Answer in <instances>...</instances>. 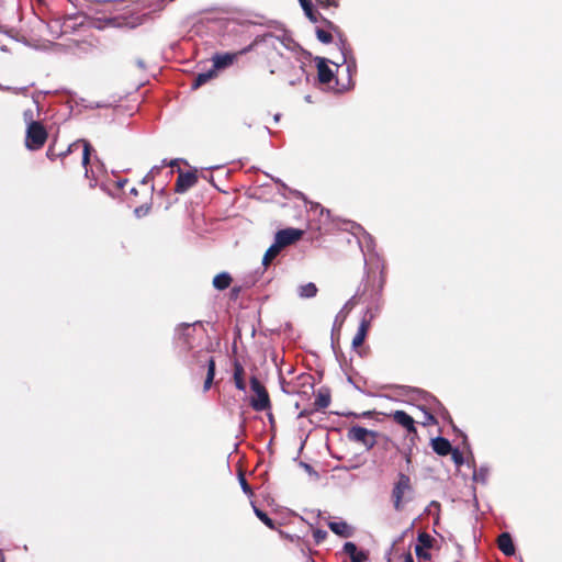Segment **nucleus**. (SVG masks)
Listing matches in <instances>:
<instances>
[{"instance_id": "obj_41", "label": "nucleus", "mask_w": 562, "mask_h": 562, "mask_svg": "<svg viewBox=\"0 0 562 562\" xmlns=\"http://www.w3.org/2000/svg\"><path fill=\"white\" fill-rule=\"evenodd\" d=\"M95 184H97V181H95V180H91V181H90V187H91V188H93Z\"/></svg>"}, {"instance_id": "obj_16", "label": "nucleus", "mask_w": 562, "mask_h": 562, "mask_svg": "<svg viewBox=\"0 0 562 562\" xmlns=\"http://www.w3.org/2000/svg\"><path fill=\"white\" fill-rule=\"evenodd\" d=\"M342 550L350 557L351 562H366L368 560V554L364 551L358 550L353 542H346Z\"/></svg>"}, {"instance_id": "obj_45", "label": "nucleus", "mask_w": 562, "mask_h": 562, "mask_svg": "<svg viewBox=\"0 0 562 562\" xmlns=\"http://www.w3.org/2000/svg\"><path fill=\"white\" fill-rule=\"evenodd\" d=\"M428 418H429L430 420H434V416H432V415H428Z\"/></svg>"}, {"instance_id": "obj_32", "label": "nucleus", "mask_w": 562, "mask_h": 562, "mask_svg": "<svg viewBox=\"0 0 562 562\" xmlns=\"http://www.w3.org/2000/svg\"><path fill=\"white\" fill-rule=\"evenodd\" d=\"M449 454H451V459L457 465L463 464L464 459H463V454L460 450L452 449V451Z\"/></svg>"}, {"instance_id": "obj_25", "label": "nucleus", "mask_w": 562, "mask_h": 562, "mask_svg": "<svg viewBox=\"0 0 562 562\" xmlns=\"http://www.w3.org/2000/svg\"><path fill=\"white\" fill-rule=\"evenodd\" d=\"M254 512L256 514V516L258 517V519L260 521H262L269 529L271 530H276L277 529V525L274 522V520H272L267 513H265L263 510H261L260 508L254 506Z\"/></svg>"}, {"instance_id": "obj_44", "label": "nucleus", "mask_w": 562, "mask_h": 562, "mask_svg": "<svg viewBox=\"0 0 562 562\" xmlns=\"http://www.w3.org/2000/svg\"><path fill=\"white\" fill-rule=\"evenodd\" d=\"M0 562H4L3 555L0 553Z\"/></svg>"}, {"instance_id": "obj_3", "label": "nucleus", "mask_w": 562, "mask_h": 562, "mask_svg": "<svg viewBox=\"0 0 562 562\" xmlns=\"http://www.w3.org/2000/svg\"><path fill=\"white\" fill-rule=\"evenodd\" d=\"M82 147V158L81 162L86 169V177L89 178L88 165L90 162V155L92 149L91 144L86 139H78L70 144L65 151H58L55 147V143L50 144L47 148L46 156L49 160L54 161L58 157H66L68 154L78 150Z\"/></svg>"}, {"instance_id": "obj_11", "label": "nucleus", "mask_w": 562, "mask_h": 562, "mask_svg": "<svg viewBox=\"0 0 562 562\" xmlns=\"http://www.w3.org/2000/svg\"><path fill=\"white\" fill-rule=\"evenodd\" d=\"M394 423L403 427L413 441L417 437L414 418L404 411H394L387 415Z\"/></svg>"}, {"instance_id": "obj_17", "label": "nucleus", "mask_w": 562, "mask_h": 562, "mask_svg": "<svg viewBox=\"0 0 562 562\" xmlns=\"http://www.w3.org/2000/svg\"><path fill=\"white\" fill-rule=\"evenodd\" d=\"M317 77L321 83H329L334 74L324 58H317Z\"/></svg>"}, {"instance_id": "obj_13", "label": "nucleus", "mask_w": 562, "mask_h": 562, "mask_svg": "<svg viewBox=\"0 0 562 562\" xmlns=\"http://www.w3.org/2000/svg\"><path fill=\"white\" fill-rule=\"evenodd\" d=\"M198 182L196 170L193 171H181L179 170L178 178L175 183V191L178 193H183L188 191L190 188L194 187Z\"/></svg>"}, {"instance_id": "obj_42", "label": "nucleus", "mask_w": 562, "mask_h": 562, "mask_svg": "<svg viewBox=\"0 0 562 562\" xmlns=\"http://www.w3.org/2000/svg\"><path fill=\"white\" fill-rule=\"evenodd\" d=\"M131 193L136 195L137 194V190L135 188H133V189H131Z\"/></svg>"}, {"instance_id": "obj_38", "label": "nucleus", "mask_w": 562, "mask_h": 562, "mask_svg": "<svg viewBox=\"0 0 562 562\" xmlns=\"http://www.w3.org/2000/svg\"><path fill=\"white\" fill-rule=\"evenodd\" d=\"M403 456H404L405 462L407 464V471H409V465L412 463V451H411V449L409 450H405L403 452Z\"/></svg>"}, {"instance_id": "obj_31", "label": "nucleus", "mask_w": 562, "mask_h": 562, "mask_svg": "<svg viewBox=\"0 0 562 562\" xmlns=\"http://www.w3.org/2000/svg\"><path fill=\"white\" fill-rule=\"evenodd\" d=\"M23 120L26 123V126H30L32 123H41L34 119V110L27 109L23 112Z\"/></svg>"}, {"instance_id": "obj_8", "label": "nucleus", "mask_w": 562, "mask_h": 562, "mask_svg": "<svg viewBox=\"0 0 562 562\" xmlns=\"http://www.w3.org/2000/svg\"><path fill=\"white\" fill-rule=\"evenodd\" d=\"M378 434L361 426H352L348 430V438L351 441L363 445L367 449H371L376 443Z\"/></svg>"}, {"instance_id": "obj_27", "label": "nucleus", "mask_w": 562, "mask_h": 562, "mask_svg": "<svg viewBox=\"0 0 562 562\" xmlns=\"http://www.w3.org/2000/svg\"><path fill=\"white\" fill-rule=\"evenodd\" d=\"M417 541L416 546H423V549L429 550L432 548L435 539L429 533L423 531L418 533Z\"/></svg>"}, {"instance_id": "obj_37", "label": "nucleus", "mask_w": 562, "mask_h": 562, "mask_svg": "<svg viewBox=\"0 0 562 562\" xmlns=\"http://www.w3.org/2000/svg\"><path fill=\"white\" fill-rule=\"evenodd\" d=\"M314 412H316V409H314V407H306L304 409H302L300 413H299V418H303V417H307V416H311Z\"/></svg>"}, {"instance_id": "obj_7", "label": "nucleus", "mask_w": 562, "mask_h": 562, "mask_svg": "<svg viewBox=\"0 0 562 562\" xmlns=\"http://www.w3.org/2000/svg\"><path fill=\"white\" fill-rule=\"evenodd\" d=\"M250 387L255 396L250 400V406L256 412H265L271 408L269 393L265 385L256 376L250 378Z\"/></svg>"}, {"instance_id": "obj_36", "label": "nucleus", "mask_w": 562, "mask_h": 562, "mask_svg": "<svg viewBox=\"0 0 562 562\" xmlns=\"http://www.w3.org/2000/svg\"><path fill=\"white\" fill-rule=\"evenodd\" d=\"M296 68H297V74H296L295 78H291V79H289V83H290V85H295V83H296V81H300V80H301V76H302V75H303V72H304L303 65H297V67H296Z\"/></svg>"}, {"instance_id": "obj_5", "label": "nucleus", "mask_w": 562, "mask_h": 562, "mask_svg": "<svg viewBox=\"0 0 562 562\" xmlns=\"http://www.w3.org/2000/svg\"><path fill=\"white\" fill-rule=\"evenodd\" d=\"M193 358L194 364L196 366L199 371L206 369V376L203 384V391L207 392L211 389L215 376V359L207 351L203 350L196 351L193 355Z\"/></svg>"}, {"instance_id": "obj_23", "label": "nucleus", "mask_w": 562, "mask_h": 562, "mask_svg": "<svg viewBox=\"0 0 562 562\" xmlns=\"http://www.w3.org/2000/svg\"><path fill=\"white\" fill-rule=\"evenodd\" d=\"M318 292V289L315 283L308 282L299 288V295L303 299L314 297Z\"/></svg>"}, {"instance_id": "obj_35", "label": "nucleus", "mask_w": 562, "mask_h": 562, "mask_svg": "<svg viewBox=\"0 0 562 562\" xmlns=\"http://www.w3.org/2000/svg\"><path fill=\"white\" fill-rule=\"evenodd\" d=\"M150 206L149 205H140L135 209V214L137 217L145 216L149 213Z\"/></svg>"}, {"instance_id": "obj_26", "label": "nucleus", "mask_w": 562, "mask_h": 562, "mask_svg": "<svg viewBox=\"0 0 562 562\" xmlns=\"http://www.w3.org/2000/svg\"><path fill=\"white\" fill-rule=\"evenodd\" d=\"M281 249L273 243L266 251L262 263L267 267L280 254Z\"/></svg>"}, {"instance_id": "obj_46", "label": "nucleus", "mask_w": 562, "mask_h": 562, "mask_svg": "<svg viewBox=\"0 0 562 562\" xmlns=\"http://www.w3.org/2000/svg\"><path fill=\"white\" fill-rule=\"evenodd\" d=\"M182 326H183L186 329H188V328H189V325H188V324H184V325H182Z\"/></svg>"}, {"instance_id": "obj_29", "label": "nucleus", "mask_w": 562, "mask_h": 562, "mask_svg": "<svg viewBox=\"0 0 562 562\" xmlns=\"http://www.w3.org/2000/svg\"><path fill=\"white\" fill-rule=\"evenodd\" d=\"M315 2L324 10H335L340 5V0H315Z\"/></svg>"}, {"instance_id": "obj_18", "label": "nucleus", "mask_w": 562, "mask_h": 562, "mask_svg": "<svg viewBox=\"0 0 562 562\" xmlns=\"http://www.w3.org/2000/svg\"><path fill=\"white\" fill-rule=\"evenodd\" d=\"M329 529L339 537L349 538L353 535V528L346 521H329Z\"/></svg>"}, {"instance_id": "obj_10", "label": "nucleus", "mask_w": 562, "mask_h": 562, "mask_svg": "<svg viewBox=\"0 0 562 562\" xmlns=\"http://www.w3.org/2000/svg\"><path fill=\"white\" fill-rule=\"evenodd\" d=\"M304 232L299 228H284L277 232L274 237V244L282 250L284 247L293 245L300 240Z\"/></svg>"}, {"instance_id": "obj_34", "label": "nucleus", "mask_w": 562, "mask_h": 562, "mask_svg": "<svg viewBox=\"0 0 562 562\" xmlns=\"http://www.w3.org/2000/svg\"><path fill=\"white\" fill-rule=\"evenodd\" d=\"M326 537H327V532L323 529H315L313 531V538L316 543L323 542L326 539Z\"/></svg>"}, {"instance_id": "obj_20", "label": "nucleus", "mask_w": 562, "mask_h": 562, "mask_svg": "<svg viewBox=\"0 0 562 562\" xmlns=\"http://www.w3.org/2000/svg\"><path fill=\"white\" fill-rule=\"evenodd\" d=\"M432 450L439 456H448L452 451L450 441L443 437H437L431 440Z\"/></svg>"}, {"instance_id": "obj_1", "label": "nucleus", "mask_w": 562, "mask_h": 562, "mask_svg": "<svg viewBox=\"0 0 562 562\" xmlns=\"http://www.w3.org/2000/svg\"><path fill=\"white\" fill-rule=\"evenodd\" d=\"M385 284L384 266L379 259L370 260L367 263L366 279L362 288H359L357 296L359 300H374L383 290Z\"/></svg>"}, {"instance_id": "obj_6", "label": "nucleus", "mask_w": 562, "mask_h": 562, "mask_svg": "<svg viewBox=\"0 0 562 562\" xmlns=\"http://www.w3.org/2000/svg\"><path fill=\"white\" fill-rule=\"evenodd\" d=\"M299 2L304 11V14L311 22L316 23L318 21H323L326 24V26L339 37L340 44L342 46L346 44V38L339 26H337L329 20L325 19L315 8L312 0H299Z\"/></svg>"}, {"instance_id": "obj_24", "label": "nucleus", "mask_w": 562, "mask_h": 562, "mask_svg": "<svg viewBox=\"0 0 562 562\" xmlns=\"http://www.w3.org/2000/svg\"><path fill=\"white\" fill-rule=\"evenodd\" d=\"M216 75L215 70H210L207 72L199 74L193 82H192V89H198L201 86L205 85L210 79H212Z\"/></svg>"}, {"instance_id": "obj_22", "label": "nucleus", "mask_w": 562, "mask_h": 562, "mask_svg": "<svg viewBox=\"0 0 562 562\" xmlns=\"http://www.w3.org/2000/svg\"><path fill=\"white\" fill-rule=\"evenodd\" d=\"M232 281L233 279L228 272H221L213 278L212 283L216 290L223 291L229 288Z\"/></svg>"}, {"instance_id": "obj_28", "label": "nucleus", "mask_w": 562, "mask_h": 562, "mask_svg": "<svg viewBox=\"0 0 562 562\" xmlns=\"http://www.w3.org/2000/svg\"><path fill=\"white\" fill-rule=\"evenodd\" d=\"M415 554L418 559V562H430L431 560V553L423 549V546H415Z\"/></svg>"}, {"instance_id": "obj_43", "label": "nucleus", "mask_w": 562, "mask_h": 562, "mask_svg": "<svg viewBox=\"0 0 562 562\" xmlns=\"http://www.w3.org/2000/svg\"><path fill=\"white\" fill-rule=\"evenodd\" d=\"M431 505L439 506V503H437L436 501H432Z\"/></svg>"}, {"instance_id": "obj_33", "label": "nucleus", "mask_w": 562, "mask_h": 562, "mask_svg": "<svg viewBox=\"0 0 562 562\" xmlns=\"http://www.w3.org/2000/svg\"><path fill=\"white\" fill-rule=\"evenodd\" d=\"M239 483H240V486L243 488V491L247 494V495H252V490L250 487V485L248 484L245 475L243 473H239Z\"/></svg>"}, {"instance_id": "obj_15", "label": "nucleus", "mask_w": 562, "mask_h": 562, "mask_svg": "<svg viewBox=\"0 0 562 562\" xmlns=\"http://www.w3.org/2000/svg\"><path fill=\"white\" fill-rule=\"evenodd\" d=\"M497 547L507 557L515 554V546L508 532H503L498 536Z\"/></svg>"}, {"instance_id": "obj_30", "label": "nucleus", "mask_w": 562, "mask_h": 562, "mask_svg": "<svg viewBox=\"0 0 562 562\" xmlns=\"http://www.w3.org/2000/svg\"><path fill=\"white\" fill-rule=\"evenodd\" d=\"M316 37L319 42L324 44H329L333 41V34L330 31H326L324 29L317 27L316 29Z\"/></svg>"}, {"instance_id": "obj_4", "label": "nucleus", "mask_w": 562, "mask_h": 562, "mask_svg": "<svg viewBox=\"0 0 562 562\" xmlns=\"http://www.w3.org/2000/svg\"><path fill=\"white\" fill-rule=\"evenodd\" d=\"M48 138V132L43 123H32L26 126L24 145L29 150L35 151L44 147Z\"/></svg>"}, {"instance_id": "obj_47", "label": "nucleus", "mask_w": 562, "mask_h": 562, "mask_svg": "<svg viewBox=\"0 0 562 562\" xmlns=\"http://www.w3.org/2000/svg\"><path fill=\"white\" fill-rule=\"evenodd\" d=\"M308 562H315L313 559H310Z\"/></svg>"}, {"instance_id": "obj_40", "label": "nucleus", "mask_w": 562, "mask_h": 562, "mask_svg": "<svg viewBox=\"0 0 562 562\" xmlns=\"http://www.w3.org/2000/svg\"><path fill=\"white\" fill-rule=\"evenodd\" d=\"M126 182H127V179H124L123 181H120L119 182V187L123 188Z\"/></svg>"}, {"instance_id": "obj_39", "label": "nucleus", "mask_w": 562, "mask_h": 562, "mask_svg": "<svg viewBox=\"0 0 562 562\" xmlns=\"http://www.w3.org/2000/svg\"><path fill=\"white\" fill-rule=\"evenodd\" d=\"M404 562H415L411 552L404 554Z\"/></svg>"}, {"instance_id": "obj_9", "label": "nucleus", "mask_w": 562, "mask_h": 562, "mask_svg": "<svg viewBox=\"0 0 562 562\" xmlns=\"http://www.w3.org/2000/svg\"><path fill=\"white\" fill-rule=\"evenodd\" d=\"M145 15H139L133 13L131 11L124 12L122 14H117L115 16L110 18L106 23L113 27H127L135 29L138 25L143 24Z\"/></svg>"}, {"instance_id": "obj_14", "label": "nucleus", "mask_w": 562, "mask_h": 562, "mask_svg": "<svg viewBox=\"0 0 562 562\" xmlns=\"http://www.w3.org/2000/svg\"><path fill=\"white\" fill-rule=\"evenodd\" d=\"M372 319H373V314L368 311L364 314V316L362 317V319H361V322L359 324V327H358V331H357V334L355 335V337L352 339V347L353 348H359L364 342V340L367 338V335H368V331H369V329L371 327V321Z\"/></svg>"}, {"instance_id": "obj_19", "label": "nucleus", "mask_w": 562, "mask_h": 562, "mask_svg": "<svg viewBox=\"0 0 562 562\" xmlns=\"http://www.w3.org/2000/svg\"><path fill=\"white\" fill-rule=\"evenodd\" d=\"M331 401L330 392L328 389H319L316 393L315 401L313 403V407L316 411L325 409L329 406Z\"/></svg>"}, {"instance_id": "obj_12", "label": "nucleus", "mask_w": 562, "mask_h": 562, "mask_svg": "<svg viewBox=\"0 0 562 562\" xmlns=\"http://www.w3.org/2000/svg\"><path fill=\"white\" fill-rule=\"evenodd\" d=\"M257 43H258V40L256 38L251 44H249L248 46H246L245 48L239 50L237 54L225 53V54L214 55V57H213L214 68L222 69V68L231 66L234 63L237 55H245V54L249 53L250 50H252V48L255 47V45Z\"/></svg>"}, {"instance_id": "obj_21", "label": "nucleus", "mask_w": 562, "mask_h": 562, "mask_svg": "<svg viewBox=\"0 0 562 562\" xmlns=\"http://www.w3.org/2000/svg\"><path fill=\"white\" fill-rule=\"evenodd\" d=\"M234 383L237 390L245 391L246 382H245V369L243 364L235 360L234 361V373H233Z\"/></svg>"}, {"instance_id": "obj_2", "label": "nucleus", "mask_w": 562, "mask_h": 562, "mask_svg": "<svg viewBox=\"0 0 562 562\" xmlns=\"http://www.w3.org/2000/svg\"><path fill=\"white\" fill-rule=\"evenodd\" d=\"M414 492L415 490L411 476L406 473L400 472L391 491L393 508L396 512H402L405 503L413 499Z\"/></svg>"}]
</instances>
